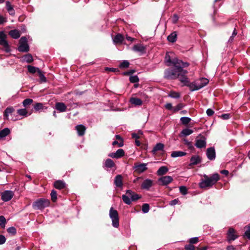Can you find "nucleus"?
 <instances>
[{"mask_svg":"<svg viewBox=\"0 0 250 250\" xmlns=\"http://www.w3.org/2000/svg\"><path fill=\"white\" fill-rule=\"evenodd\" d=\"M139 78L137 76H131L129 77V81L132 83H137L139 82Z\"/></svg>","mask_w":250,"mask_h":250,"instance_id":"obj_50","label":"nucleus"},{"mask_svg":"<svg viewBox=\"0 0 250 250\" xmlns=\"http://www.w3.org/2000/svg\"><path fill=\"white\" fill-rule=\"evenodd\" d=\"M179 202L178 199H175L169 202V205L171 206H174L178 204Z\"/></svg>","mask_w":250,"mask_h":250,"instance_id":"obj_59","label":"nucleus"},{"mask_svg":"<svg viewBox=\"0 0 250 250\" xmlns=\"http://www.w3.org/2000/svg\"><path fill=\"white\" fill-rule=\"evenodd\" d=\"M207 158L209 160H214L216 157L215 150L214 147L208 148L206 152Z\"/></svg>","mask_w":250,"mask_h":250,"instance_id":"obj_12","label":"nucleus"},{"mask_svg":"<svg viewBox=\"0 0 250 250\" xmlns=\"http://www.w3.org/2000/svg\"><path fill=\"white\" fill-rule=\"evenodd\" d=\"M238 237V235L236 234L235 230L234 229L230 228L229 229L227 233V238L229 242L235 240Z\"/></svg>","mask_w":250,"mask_h":250,"instance_id":"obj_9","label":"nucleus"},{"mask_svg":"<svg viewBox=\"0 0 250 250\" xmlns=\"http://www.w3.org/2000/svg\"><path fill=\"white\" fill-rule=\"evenodd\" d=\"M195 145L197 148H199L205 147L206 146V141L205 138L203 137L202 139H197Z\"/></svg>","mask_w":250,"mask_h":250,"instance_id":"obj_15","label":"nucleus"},{"mask_svg":"<svg viewBox=\"0 0 250 250\" xmlns=\"http://www.w3.org/2000/svg\"><path fill=\"white\" fill-rule=\"evenodd\" d=\"M38 73L39 74L41 81L43 82H46V78L45 77L44 74L41 70L39 71Z\"/></svg>","mask_w":250,"mask_h":250,"instance_id":"obj_52","label":"nucleus"},{"mask_svg":"<svg viewBox=\"0 0 250 250\" xmlns=\"http://www.w3.org/2000/svg\"><path fill=\"white\" fill-rule=\"evenodd\" d=\"M122 199L124 202L127 205H130L131 203L130 197L126 194L122 196Z\"/></svg>","mask_w":250,"mask_h":250,"instance_id":"obj_37","label":"nucleus"},{"mask_svg":"<svg viewBox=\"0 0 250 250\" xmlns=\"http://www.w3.org/2000/svg\"><path fill=\"white\" fill-rule=\"evenodd\" d=\"M126 194L130 197L131 202L135 201L140 198V196H139L138 194L134 193L131 190H127Z\"/></svg>","mask_w":250,"mask_h":250,"instance_id":"obj_17","label":"nucleus"},{"mask_svg":"<svg viewBox=\"0 0 250 250\" xmlns=\"http://www.w3.org/2000/svg\"><path fill=\"white\" fill-rule=\"evenodd\" d=\"M51 200L53 202H56L57 200V192L54 190L51 191Z\"/></svg>","mask_w":250,"mask_h":250,"instance_id":"obj_49","label":"nucleus"},{"mask_svg":"<svg viewBox=\"0 0 250 250\" xmlns=\"http://www.w3.org/2000/svg\"><path fill=\"white\" fill-rule=\"evenodd\" d=\"M130 102L131 104L135 105H141L142 104V100L136 98H131L130 99Z\"/></svg>","mask_w":250,"mask_h":250,"instance_id":"obj_30","label":"nucleus"},{"mask_svg":"<svg viewBox=\"0 0 250 250\" xmlns=\"http://www.w3.org/2000/svg\"><path fill=\"white\" fill-rule=\"evenodd\" d=\"M164 145L162 143H158L154 147L152 152L155 154L158 151H163L164 150Z\"/></svg>","mask_w":250,"mask_h":250,"instance_id":"obj_25","label":"nucleus"},{"mask_svg":"<svg viewBox=\"0 0 250 250\" xmlns=\"http://www.w3.org/2000/svg\"><path fill=\"white\" fill-rule=\"evenodd\" d=\"M123 40L124 36L120 34L116 35L113 38V41L115 43H121Z\"/></svg>","mask_w":250,"mask_h":250,"instance_id":"obj_34","label":"nucleus"},{"mask_svg":"<svg viewBox=\"0 0 250 250\" xmlns=\"http://www.w3.org/2000/svg\"><path fill=\"white\" fill-rule=\"evenodd\" d=\"M76 129L78 132L79 136H83L84 135L85 131V127L82 125H78L76 126Z\"/></svg>","mask_w":250,"mask_h":250,"instance_id":"obj_23","label":"nucleus"},{"mask_svg":"<svg viewBox=\"0 0 250 250\" xmlns=\"http://www.w3.org/2000/svg\"><path fill=\"white\" fill-rule=\"evenodd\" d=\"M54 187L58 189H62L65 188V183L62 180H58L54 183Z\"/></svg>","mask_w":250,"mask_h":250,"instance_id":"obj_20","label":"nucleus"},{"mask_svg":"<svg viewBox=\"0 0 250 250\" xmlns=\"http://www.w3.org/2000/svg\"><path fill=\"white\" fill-rule=\"evenodd\" d=\"M227 250H237L236 248L232 245L227 247Z\"/></svg>","mask_w":250,"mask_h":250,"instance_id":"obj_63","label":"nucleus"},{"mask_svg":"<svg viewBox=\"0 0 250 250\" xmlns=\"http://www.w3.org/2000/svg\"><path fill=\"white\" fill-rule=\"evenodd\" d=\"M153 181L150 179H146L141 185L143 189L148 190L153 185Z\"/></svg>","mask_w":250,"mask_h":250,"instance_id":"obj_14","label":"nucleus"},{"mask_svg":"<svg viewBox=\"0 0 250 250\" xmlns=\"http://www.w3.org/2000/svg\"><path fill=\"white\" fill-rule=\"evenodd\" d=\"M50 202L46 199H39L34 202L33 207L36 209H42L48 207Z\"/></svg>","mask_w":250,"mask_h":250,"instance_id":"obj_5","label":"nucleus"},{"mask_svg":"<svg viewBox=\"0 0 250 250\" xmlns=\"http://www.w3.org/2000/svg\"><path fill=\"white\" fill-rule=\"evenodd\" d=\"M109 215L112 220V226L118 228L119 226V217L117 210L111 207L109 210Z\"/></svg>","mask_w":250,"mask_h":250,"instance_id":"obj_4","label":"nucleus"},{"mask_svg":"<svg viewBox=\"0 0 250 250\" xmlns=\"http://www.w3.org/2000/svg\"><path fill=\"white\" fill-rule=\"evenodd\" d=\"M28 72L31 74H34L36 72L38 73L40 69L32 65H28L27 66Z\"/></svg>","mask_w":250,"mask_h":250,"instance_id":"obj_35","label":"nucleus"},{"mask_svg":"<svg viewBox=\"0 0 250 250\" xmlns=\"http://www.w3.org/2000/svg\"><path fill=\"white\" fill-rule=\"evenodd\" d=\"M22 61L26 62L27 63H30L33 62V59L31 54H28L24 55L22 57Z\"/></svg>","mask_w":250,"mask_h":250,"instance_id":"obj_29","label":"nucleus"},{"mask_svg":"<svg viewBox=\"0 0 250 250\" xmlns=\"http://www.w3.org/2000/svg\"><path fill=\"white\" fill-rule=\"evenodd\" d=\"M117 141H119V147H122L124 145V142L122 138L119 135H116L115 136Z\"/></svg>","mask_w":250,"mask_h":250,"instance_id":"obj_47","label":"nucleus"},{"mask_svg":"<svg viewBox=\"0 0 250 250\" xmlns=\"http://www.w3.org/2000/svg\"><path fill=\"white\" fill-rule=\"evenodd\" d=\"M6 242V238L2 235H0V245L3 244Z\"/></svg>","mask_w":250,"mask_h":250,"instance_id":"obj_57","label":"nucleus"},{"mask_svg":"<svg viewBox=\"0 0 250 250\" xmlns=\"http://www.w3.org/2000/svg\"><path fill=\"white\" fill-rule=\"evenodd\" d=\"M29 50V47L27 44V40L26 37H21L19 41L18 50L20 52H27Z\"/></svg>","mask_w":250,"mask_h":250,"instance_id":"obj_6","label":"nucleus"},{"mask_svg":"<svg viewBox=\"0 0 250 250\" xmlns=\"http://www.w3.org/2000/svg\"><path fill=\"white\" fill-rule=\"evenodd\" d=\"M133 168L135 171L138 173H141L147 169L146 164L145 163L142 164H135Z\"/></svg>","mask_w":250,"mask_h":250,"instance_id":"obj_11","label":"nucleus"},{"mask_svg":"<svg viewBox=\"0 0 250 250\" xmlns=\"http://www.w3.org/2000/svg\"><path fill=\"white\" fill-rule=\"evenodd\" d=\"M165 107H166V108H167L168 110H173V107L172 106L171 104H170V103H167V104H166Z\"/></svg>","mask_w":250,"mask_h":250,"instance_id":"obj_61","label":"nucleus"},{"mask_svg":"<svg viewBox=\"0 0 250 250\" xmlns=\"http://www.w3.org/2000/svg\"><path fill=\"white\" fill-rule=\"evenodd\" d=\"M9 35L14 39H18L20 37V33L17 30H12L9 31Z\"/></svg>","mask_w":250,"mask_h":250,"instance_id":"obj_27","label":"nucleus"},{"mask_svg":"<svg viewBox=\"0 0 250 250\" xmlns=\"http://www.w3.org/2000/svg\"><path fill=\"white\" fill-rule=\"evenodd\" d=\"M168 171V168L166 166L160 167L157 172L158 176H162L166 174Z\"/></svg>","mask_w":250,"mask_h":250,"instance_id":"obj_24","label":"nucleus"},{"mask_svg":"<svg viewBox=\"0 0 250 250\" xmlns=\"http://www.w3.org/2000/svg\"><path fill=\"white\" fill-rule=\"evenodd\" d=\"M55 108L60 112L66 111L67 107L63 103L58 102L55 104Z\"/></svg>","mask_w":250,"mask_h":250,"instance_id":"obj_16","label":"nucleus"},{"mask_svg":"<svg viewBox=\"0 0 250 250\" xmlns=\"http://www.w3.org/2000/svg\"><path fill=\"white\" fill-rule=\"evenodd\" d=\"M33 102V100L32 99L28 98L24 100L22 102V104L25 107H28Z\"/></svg>","mask_w":250,"mask_h":250,"instance_id":"obj_40","label":"nucleus"},{"mask_svg":"<svg viewBox=\"0 0 250 250\" xmlns=\"http://www.w3.org/2000/svg\"><path fill=\"white\" fill-rule=\"evenodd\" d=\"M7 230L9 233L11 234L12 235H15L16 234V229L15 228L13 227L9 228L8 229H7Z\"/></svg>","mask_w":250,"mask_h":250,"instance_id":"obj_51","label":"nucleus"},{"mask_svg":"<svg viewBox=\"0 0 250 250\" xmlns=\"http://www.w3.org/2000/svg\"><path fill=\"white\" fill-rule=\"evenodd\" d=\"M198 240H199L198 237H193V238H191L190 239L189 242L191 244H196V243H197L198 242Z\"/></svg>","mask_w":250,"mask_h":250,"instance_id":"obj_55","label":"nucleus"},{"mask_svg":"<svg viewBox=\"0 0 250 250\" xmlns=\"http://www.w3.org/2000/svg\"><path fill=\"white\" fill-rule=\"evenodd\" d=\"M178 19H179L178 16L176 14H174L173 16V17H172V19H171L172 22L174 24L176 23L177 22Z\"/></svg>","mask_w":250,"mask_h":250,"instance_id":"obj_56","label":"nucleus"},{"mask_svg":"<svg viewBox=\"0 0 250 250\" xmlns=\"http://www.w3.org/2000/svg\"><path fill=\"white\" fill-rule=\"evenodd\" d=\"M6 35L3 32H0V45L3 47L4 51L6 52L10 51L7 42L5 40Z\"/></svg>","mask_w":250,"mask_h":250,"instance_id":"obj_7","label":"nucleus"},{"mask_svg":"<svg viewBox=\"0 0 250 250\" xmlns=\"http://www.w3.org/2000/svg\"><path fill=\"white\" fill-rule=\"evenodd\" d=\"M17 113L21 116L26 117L28 116V111L26 108L20 109L17 110Z\"/></svg>","mask_w":250,"mask_h":250,"instance_id":"obj_39","label":"nucleus"},{"mask_svg":"<svg viewBox=\"0 0 250 250\" xmlns=\"http://www.w3.org/2000/svg\"><path fill=\"white\" fill-rule=\"evenodd\" d=\"M145 49V47L141 44H135L133 47V50L136 52H144Z\"/></svg>","mask_w":250,"mask_h":250,"instance_id":"obj_21","label":"nucleus"},{"mask_svg":"<svg viewBox=\"0 0 250 250\" xmlns=\"http://www.w3.org/2000/svg\"><path fill=\"white\" fill-rule=\"evenodd\" d=\"M167 40L171 42H176L177 39V34L175 32L171 33L169 35L167 36Z\"/></svg>","mask_w":250,"mask_h":250,"instance_id":"obj_32","label":"nucleus"},{"mask_svg":"<svg viewBox=\"0 0 250 250\" xmlns=\"http://www.w3.org/2000/svg\"><path fill=\"white\" fill-rule=\"evenodd\" d=\"M149 210V206L148 204H144L142 206V210L144 213H147Z\"/></svg>","mask_w":250,"mask_h":250,"instance_id":"obj_44","label":"nucleus"},{"mask_svg":"<svg viewBox=\"0 0 250 250\" xmlns=\"http://www.w3.org/2000/svg\"><path fill=\"white\" fill-rule=\"evenodd\" d=\"M184 104L181 103L178 104L176 106L173 108V111L175 112L183 108L184 107Z\"/></svg>","mask_w":250,"mask_h":250,"instance_id":"obj_45","label":"nucleus"},{"mask_svg":"<svg viewBox=\"0 0 250 250\" xmlns=\"http://www.w3.org/2000/svg\"><path fill=\"white\" fill-rule=\"evenodd\" d=\"M14 193L11 190H5L1 193V198L4 202L10 200L13 197Z\"/></svg>","mask_w":250,"mask_h":250,"instance_id":"obj_8","label":"nucleus"},{"mask_svg":"<svg viewBox=\"0 0 250 250\" xmlns=\"http://www.w3.org/2000/svg\"><path fill=\"white\" fill-rule=\"evenodd\" d=\"M5 3L6 9L9 14L12 16L14 15L15 14V10L10 2L8 1H6Z\"/></svg>","mask_w":250,"mask_h":250,"instance_id":"obj_22","label":"nucleus"},{"mask_svg":"<svg viewBox=\"0 0 250 250\" xmlns=\"http://www.w3.org/2000/svg\"><path fill=\"white\" fill-rule=\"evenodd\" d=\"M245 235L249 239H250V226L248 227V229L245 233Z\"/></svg>","mask_w":250,"mask_h":250,"instance_id":"obj_58","label":"nucleus"},{"mask_svg":"<svg viewBox=\"0 0 250 250\" xmlns=\"http://www.w3.org/2000/svg\"><path fill=\"white\" fill-rule=\"evenodd\" d=\"M34 109L36 111H40L44 109H46V107L43 105V104L41 103H37L34 105Z\"/></svg>","mask_w":250,"mask_h":250,"instance_id":"obj_36","label":"nucleus"},{"mask_svg":"<svg viewBox=\"0 0 250 250\" xmlns=\"http://www.w3.org/2000/svg\"><path fill=\"white\" fill-rule=\"evenodd\" d=\"M184 143L188 149L190 150L194 149V146L192 145V143L191 142L188 141V140L185 139L183 140Z\"/></svg>","mask_w":250,"mask_h":250,"instance_id":"obj_41","label":"nucleus"},{"mask_svg":"<svg viewBox=\"0 0 250 250\" xmlns=\"http://www.w3.org/2000/svg\"><path fill=\"white\" fill-rule=\"evenodd\" d=\"M230 115L229 114H223L221 115V117L224 120H227L229 118Z\"/></svg>","mask_w":250,"mask_h":250,"instance_id":"obj_62","label":"nucleus"},{"mask_svg":"<svg viewBox=\"0 0 250 250\" xmlns=\"http://www.w3.org/2000/svg\"><path fill=\"white\" fill-rule=\"evenodd\" d=\"M167 62L170 63L173 66V67L168 68L165 70L164 77L167 79L175 80L178 79L181 82L182 78L186 77L188 71L183 68L188 67L189 64L188 62H183L182 60L174 58L171 60L169 57L167 59L166 57Z\"/></svg>","mask_w":250,"mask_h":250,"instance_id":"obj_1","label":"nucleus"},{"mask_svg":"<svg viewBox=\"0 0 250 250\" xmlns=\"http://www.w3.org/2000/svg\"><path fill=\"white\" fill-rule=\"evenodd\" d=\"M129 64V63L128 61H124L122 63H121V64L120 65V67L121 68H127L128 67Z\"/></svg>","mask_w":250,"mask_h":250,"instance_id":"obj_53","label":"nucleus"},{"mask_svg":"<svg viewBox=\"0 0 250 250\" xmlns=\"http://www.w3.org/2000/svg\"><path fill=\"white\" fill-rule=\"evenodd\" d=\"M125 155L124 150L122 149H119L116 152L110 153L108 154V156L112 158L119 159L124 156Z\"/></svg>","mask_w":250,"mask_h":250,"instance_id":"obj_13","label":"nucleus"},{"mask_svg":"<svg viewBox=\"0 0 250 250\" xmlns=\"http://www.w3.org/2000/svg\"><path fill=\"white\" fill-rule=\"evenodd\" d=\"M180 192L183 195H186L188 193L187 188L185 186H181L179 187Z\"/></svg>","mask_w":250,"mask_h":250,"instance_id":"obj_48","label":"nucleus"},{"mask_svg":"<svg viewBox=\"0 0 250 250\" xmlns=\"http://www.w3.org/2000/svg\"><path fill=\"white\" fill-rule=\"evenodd\" d=\"M209 82L208 79L205 78H202L190 82L189 79L187 76L182 78L181 83L183 85L188 86L191 91L198 90L205 86Z\"/></svg>","mask_w":250,"mask_h":250,"instance_id":"obj_2","label":"nucleus"},{"mask_svg":"<svg viewBox=\"0 0 250 250\" xmlns=\"http://www.w3.org/2000/svg\"><path fill=\"white\" fill-rule=\"evenodd\" d=\"M10 133V129L8 128H5L0 131V138H4L9 135Z\"/></svg>","mask_w":250,"mask_h":250,"instance_id":"obj_33","label":"nucleus"},{"mask_svg":"<svg viewBox=\"0 0 250 250\" xmlns=\"http://www.w3.org/2000/svg\"><path fill=\"white\" fill-rule=\"evenodd\" d=\"M181 123L185 125L188 124L191 121V119L188 117H183L180 119Z\"/></svg>","mask_w":250,"mask_h":250,"instance_id":"obj_42","label":"nucleus"},{"mask_svg":"<svg viewBox=\"0 0 250 250\" xmlns=\"http://www.w3.org/2000/svg\"><path fill=\"white\" fill-rule=\"evenodd\" d=\"M201 162V158L198 155H194L191 157L190 160V166L196 165Z\"/></svg>","mask_w":250,"mask_h":250,"instance_id":"obj_18","label":"nucleus"},{"mask_svg":"<svg viewBox=\"0 0 250 250\" xmlns=\"http://www.w3.org/2000/svg\"><path fill=\"white\" fill-rule=\"evenodd\" d=\"M219 179V175L218 173H214L210 176L205 174L199 184V187L201 188H209L216 183Z\"/></svg>","mask_w":250,"mask_h":250,"instance_id":"obj_3","label":"nucleus"},{"mask_svg":"<svg viewBox=\"0 0 250 250\" xmlns=\"http://www.w3.org/2000/svg\"><path fill=\"white\" fill-rule=\"evenodd\" d=\"M193 132V130L188 128H185L182 130L181 134L185 136L190 135Z\"/></svg>","mask_w":250,"mask_h":250,"instance_id":"obj_38","label":"nucleus"},{"mask_svg":"<svg viewBox=\"0 0 250 250\" xmlns=\"http://www.w3.org/2000/svg\"><path fill=\"white\" fill-rule=\"evenodd\" d=\"M173 181V178L170 176H165L160 178L158 182L162 186H167Z\"/></svg>","mask_w":250,"mask_h":250,"instance_id":"obj_10","label":"nucleus"},{"mask_svg":"<svg viewBox=\"0 0 250 250\" xmlns=\"http://www.w3.org/2000/svg\"><path fill=\"white\" fill-rule=\"evenodd\" d=\"M132 137L133 138L135 139V140H137V139H138L139 138H140L139 135H138V134H137V133H132Z\"/></svg>","mask_w":250,"mask_h":250,"instance_id":"obj_64","label":"nucleus"},{"mask_svg":"<svg viewBox=\"0 0 250 250\" xmlns=\"http://www.w3.org/2000/svg\"><path fill=\"white\" fill-rule=\"evenodd\" d=\"M168 96L172 98L178 99L180 97V94L174 91H171L169 93Z\"/></svg>","mask_w":250,"mask_h":250,"instance_id":"obj_43","label":"nucleus"},{"mask_svg":"<svg viewBox=\"0 0 250 250\" xmlns=\"http://www.w3.org/2000/svg\"><path fill=\"white\" fill-rule=\"evenodd\" d=\"M195 247L191 244L189 245H187L185 246L186 250H195Z\"/></svg>","mask_w":250,"mask_h":250,"instance_id":"obj_54","label":"nucleus"},{"mask_svg":"<svg viewBox=\"0 0 250 250\" xmlns=\"http://www.w3.org/2000/svg\"><path fill=\"white\" fill-rule=\"evenodd\" d=\"M186 153L181 151H174L171 153V157L176 158L178 157H182L186 155Z\"/></svg>","mask_w":250,"mask_h":250,"instance_id":"obj_26","label":"nucleus"},{"mask_svg":"<svg viewBox=\"0 0 250 250\" xmlns=\"http://www.w3.org/2000/svg\"><path fill=\"white\" fill-rule=\"evenodd\" d=\"M6 219L3 216H0V226L4 228L5 226Z\"/></svg>","mask_w":250,"mask_h":250,"instance_id":"obj_46","label":"nucleus"},{"mask_svg":"<svg viewBox=\"0 0 250 250\" xmlns=\"http://www.w3.org/2000/svg\"><path fill=\"white\" fill-rule=\"evenodd\" d=\"M104 167L107 168H112L115 166L113 161L111 159H107L105 161L104 164Z\"/></svg>","mask_w":250,"mask_h":250,"instance_id":"obj_31","label":"nucleus"},{"mask_svg":"<svg viewBox=\"0 0 250 250\" xmlns=\"http://www.w3.org/2000/svg\"><path fill=\"white\" fill-rule=\"evenodd\" d=\"M206 113L208 116H211L214 112L211 109L208 108L207 110Z\"/></svg>","mask_w":250,"mask_h":250,"instance_id":"obj_60","label":"nucleus"},{"mask_svg":"<svg viewBox=\"0 0 250 250\" xmlns=\"http://www.w3.org/2000/svg\"><path fill=\"white\" fill-rule=\"evenodd\" d=\"M114 184L116 186L121 188L123 186V177L121 175H117L115 178Z\"/></svg>","mask_w":250,"mask_h":250,"instance_id":"obj_19","label":"nucleus"},{"mask_svg":"<svg viewBox=\"0 0 250 250\" xmlns=\"http://www.w3.org/2000/svg\"><path fill=\"white\" fill-rule=\"evenodd\" d=\"M14 111L13 107L10 106L6 108L4 112V117L6 119H8V116L10 114H11Z\"/></svg>","mask_w":250,"mask_h":250,"instance_id":"obj_28","label":"nucleus"}]
</instances>
